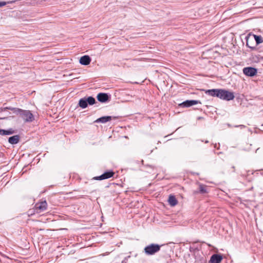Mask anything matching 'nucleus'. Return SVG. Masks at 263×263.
Here are the masks:
<instances>
[{
  "label": "nucleus",
  "mask_w": 263,
  "mask_h": 263,
  "mask_svg": "<svg viewBox=\"0 0 263 263\" xmlns=\"http://www.w3.org/2000/svg\"><path fill=\"white\" fill-rule=\"evenodd\" d=\"M205 93L212 97H217L226 101L232 100L235 97L233 92L222 89H209L206 90Z\"/></svg>",
  "instance_id": "obj_1"
},
{
  "label": "nucleus",
  "mask_w": 263,
  "mask_h": 263,
  "mask_svg": "<svg viewBox=\"0 0 263 263\" xmlns=\"http://www.w3.org/2000/svg\"><path fill=\"white\" fill-rule=\"evenodd\" d=\"M14 112L19 115L26 122H31L34 119L33 114L29 110L17 108Z\"/></svg>",
  "instance_id": "obj_2"
},
{
  "label": "nucleus",
  "mask_w": 263,
  "mask_h": 263,
  "mask_svg": "<svg viewBox=\"0 0 263 263\" xmlns=\"http://www.w3.org/2000/svg\"><path fill=\"white\" fill-rule=\"evenodd\" d=\"M160 249V246L157 244H151L144 248V252L148 255H154Z\"/></svg>",
  "instance_id": "obj_3"
},
{
  "label": "nucleus",
  "mask_w": 263,
  "mask_h": 263,
  "mask_svg": "<svg viewBox=\"0 0 263 263\" xmlns=\"http://www.w3.org/2000/svg\"><path fill=\"white\" fill-rule=\"evenodd\" d=\"M95 102V99L92 97H89L87 98H83L79 100V106L82 108H85L88 104L93 105Z\"/></svg>",
  "instance_id": "obj_4"
},
{
  "label": "nucleus",
  "mask_w": 263,
  "mask_h": 263,
  "mask_svg": "<svg viewBox=\"0 0 263 263\" xmlns=\"http://www.w3.org/2000/svg\"><path fill=\"white\" fill-rule=\"evenodd\" d=\"M47 203L46 201L37 202L35 205V208L36 212L40 213L46 210Z\"/></svg>",
  "instance_id": "obj_5"
},
{
  "label": "nucleus",
  "mask_w": 263,
  "mask_h": 263,
  "mask_svg": "<svg viewBox=\"0 0 263 263\" xmlns=\"http://www.w3.org/2000/svg\"><path fill=\"white\" fill-rule=\"evenodd\" d=\"M246 45L250 48L254 49L256 46L255 45V40H254L253 35H248L246 38Z\"/></svg>",
  "instance_id": "obj_6"
},
{
  "label": "nucleus",
  "mask_w": 263,
  "mask_h": 263,
  "mask_svg": "<svg viewBox=\"0 0 263 263\" xmlns=\"http://www.w3.org/2000/svg\"><path fill=\"white\" fill-rule=\"evenodd\" d=\"M243 73L249 77H253L257 73V69L253 67H245L243 69Z\"/></svg>",
  "instance_id": "obj_7"
},
{
  "label": "nucleus",
  "mask_w": 263,
  "mask_h": 263,
  "mask_svg": "<svg viewBox=\"0 0 263 263\" xmlns=\"http://www.w3.org/2000/svg\"><path fill=\"white\" fill-rule=\"evenodd\" d=\"M114 174H115L114 172L112 171L106 172H105L104 174H103L102 175H101L100 176H97V177H94V179L95 180H100L108 179V178H110L111 177H112L114 176Z\"/></svg>",
  "instance_id": "obj_8"
},
{
  "label": "nucleus",
  "mask_w": 263,
  "mask_h": 263,
  "mask_svg": "<svg viewBox=\"0 0 263 263\" xmlns=\"http://www.w3.org/2000/svg\"><path fill=\"white\" fill-rule=\"evenodd\" d=\"M198 103H200L199 101L197 100H186L183 103L179 104L180 106H182L184 107H188L191 106L196 105Z\"/></svg>",
  "instance_id": "obj_9"
},
{
  "label": "nucleus",
  "mask_w": 263,
  "mask_h": 263,
  "mask_svg": "<svg viewBox=\"0 0 263 263\" xmlns=\"http://www.w3.org/2000/svg\"><path fill=\"white\" fill-rule=\"evenodd\" d=\"M91 61V60L89 56L85 55L80 58L79 62L81 65H88L90 63Z\"/></svg>",
  "instance_id": "obj_10"
},
{
  "label": "nucleus",
  "mask_w": 263,
  "mask_h": 263,
  "mask_svg": "<svg viewBox=\"0 0 263 263\" xmlns=\"http://www.w3.org/2000/svg\"><path fill=\"white\" fill-rule=\"evenodd\" d=\"M222 259L221 255L219 254L213 255L209 262V263H220Z\"/></svg>",
  "instance_id": "obj_11"
},
{
  "label": "nucleus",
  "mask_w": 263,
  "mask_h": 263,
  "mask_svg": "<svg viewBox=\"0 0 263 263\" xmlns=\"http://www.w3.org/2000/svg\"><path fill=\"white\" fill-rule=\"evenodd\" d=\"M97 99L101 102H105L108 100V96L107 93H99L97 96Z\"/></svg>",
  "instance_id": "obj_12"
},
{
  "label": "nucleus",
  "mask_w": 263,
  "mask_h": 263,
  "mask_svg": "<svg viewBox=\"0 0 263 263\" xmlns=\"http://www.w3.org/2000/svg\"><path fill=\"white\" fill-rule=\"evenodd\" d=\"M111 119H112L111 116H104V117H102L101 118L97 119L95 121V122H96V123L101 122L102 123H105L110 121L111 120Z\"/></svg>",
  "instance_id": "obj_13"
},
{
  "label": "nucleus",
  "mask_w": 263,
  "mask_h": 263,
  "mask_svg": "<svg viewBox=\"0 0 263 263\" xmlns=\"http://www.w3.org/2000/svg\"><path fill=\"white\" fill-rule=\"evenodd\" d=\"M168 202L170 205H171L172 206H174L178 203L177 200L176 199L175 196L173 195H170L169 196Z\"/></svg>",
  "instance_id": "obj_14"
},
{
  "label": "nucleus",
  "mask_w": 263,
  "mask_h": 263,
  "mask_svg": "<svg viewBox=\"0 0 263 263\" xmlns=\"http://www.w3.org/2000/svg\"><path fill=\"white\" fill-rule=\"evenodd\" d=\"M19 136L18 135H15L10 137L8 139V142L11 144H15L18 142Z\"/></svg>",
  "instance_id": "obj_15"
},
{
  "label": "nucleus",
  "mask_w": 263,
  "mask_h": 263,
  "mask_svg": "<svg viewBox=\"0 0 263 263\" xmlns=\"http://www.w3.org/2000/svg\"><path fill=\"white\" fill-rule=\"evenodd\" d=\"M254 40H255L256 46L262 42V37L260 36L253 34Z\"/></svg>",
  "instance_id": "obj_16"
},
{
  "label": "nucleus",
  "mask_w": 263,
  "mask_h": 263,
  "mask_svg": "<svg viewBox=\"0 0 263 263\" xmlns=\"http://www.w3.org/2000/svg\"><path fill=\"white\" fill-rule=\"evenodd\" d=\"M13 133V130L12 129L4 130L0 129V135H11Z\"/></svg>",
  "instance_id": "obj_17"
},
{
  "label": "nucleus",
  "mask_w": 263,
  "mask_h": 263,
  "mask_svg": "<svg viewBox=\"0 0 263 263\" xmlns=\"http://www.w3.org/2000/svg\"><path fill=\"white\" fill-rule=\"evenodd\" d=\"M199 191L202 194L206 193V190L205 186L202 184H200L199 185Z\"/></svg>",
  "instance_id": "obj_18"
},
{
  "label": "nucleus",
  "mask_w": 263,
  "mask_h": 263,
  "mask_svg": "<svg viewBox=\"0 0 263 263\" xmlns=\"http://www.w3.org/2000/svg\"><path fill=\"white\" fill-rule=\"evenodd\" d=\"M6 5V3L5 2H0V7L4 6Z\"/></svg>",
  "instance_id": "obj_19"
},
{
  "label": "nucleus",
  "mask_w": 263,
  "mask_h": 263,
  "mask_svg": "<svg viewBox=\"0 0 263 263\" xmlns=\"http://www.w3.org/2000/svg\"><path fill=\"white\" fill-rule=\"evenodd\" d=\"M261 127L262 128V129L263 130V124L261 125Z\"/></svg>",
  "instance_id": "obj_20"
},
{
  "label": "nucleus",
  "mask_w": 263,
  "mask_h": 263,
  "mask_svg": "<svg viewBox=\"0 0 263 263\" xmlns=\"http://www.w3.org/2000/svg\"><path fill=\"white\" fill-rule=\"evenodd\" d=\"M205 142V143H208L209 142H208V141H206Z\"/></svg>",
  "instance_id": "obj_21"
}]
</instances>
